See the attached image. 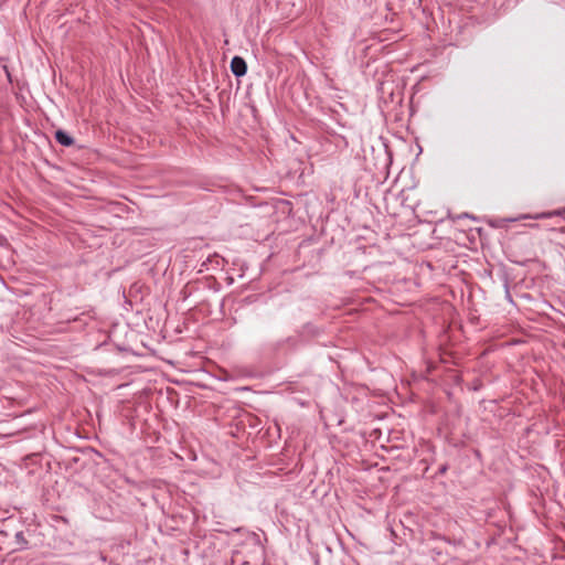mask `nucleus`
Segmentation results:
<instances>
[{
  "mask_svg": "<svg viewBox=\"0 0 565 565\" xmlns=\"http://www.w3.org/2000/svg\"><path fill=\"white\" fill-rule=\"evenodd\" d=\"M404 170L391 183V230L394 234L391 235V244L396 254L402 258L396 262H391V274H394L393 285L396 290L403 285L405 289H409L414 285L415 268L408 256L413 249L420 247L416 241L418 231L415 230L419 223L415 213V207L418 204V198L414 185L403 184L402 174Z\"/></svg>",
  "mask_w": 565,
  "mask_h": 565,
  "instance_id": "nucleus-1",
  "label": "nucleus"
},
{
  "mask_svg": "<svg viewBox=\"0 0 565 565\" xmlns=\"http://www.w3.org/2000/svg\"><path fill=\"white\" fill-rule=\"evenodd\" d=\"M414 457V449L391 444V470H403Z\"/></svg>",
  "mask_w": 565,
  "mask_h": 565,
  "instance_id": "nucleus-2",
  "label": "nucleus"
},
{
  "mask_svg": "<svg viewBox=\"0 0 565 565\" xmlns=\"http://www.w3.org/2000/svg\"><path fill=\"white\" fill-rule=\"evenodd\" d=\"M232 73L238 78L244 76L247 73V63L246 61L238 55H235L230 64Z\"/></svg>",
  "mask_w": 565,
  "mask_h": 565,
  "instance_id": "nucleus-3",
  "label": "nucleus"
},
{
  "mask_svg": "<svg viewBox=\"0 0 565 565\" xmlns=\"http://www.w3.org/2000/svg\"><path fill=\"white\" fill-rule=\"evenodd\" d=\"M55 140L64 147H71L75 143V139L65 130L57 129L54 134Z\"/></svg>",
  "mask_w": 565,
  "mask_h": 565,
  "instance_id": "nucleus-4",
  "label": "nucleus"
},
{
  "mask_svg": "<svg viewBox=\"0 0 565 565\" xmlns=\"http://www.w3.org/2000/svg\"><path fill=\"white\" fill-rule=\"evenodd\" d=\"M322 332H323V330L321 328L315 326L313 323L308 322V323L303 324L302 330H301V335L308 337V338H316V337H319Z\"/></svg>",
  "mask_w": 565,
  "mask_h": 565,
  "instance_id": "nucleus-5",
  "label": "nucleus"
},
{
  "mask_svg": "<svg viewBox=\"0 0 565 565\" xmlns=\"http://www.w3.org/2000/svg\"><path fill=\"white\" fill-rule=\"evenodd\" d=\"M401 31L399 23L396 19L391 17V53L393 52V45L399 40L404 39V35L395 38L394 35Z\"/></svg>",
  "mask_w": 565,
  "mask_h": 565,
  "instance_id": "nucleus-6",
  "label": "nucleus"
},
{
  "mask_svg": "<svg viewBox=\"0 0 565 565\" xmlns=\"http://www.w3.org/2000/svg\"><path fill=\"white\" fill-rule=\"evenodd\" d=\"M17 547L14 551H22L28 548L29 542L24 536V533L22 531H19L14 535Z\"/></svg>",
  "mask_w": 565,
  "mask_h": 565,
  "instance_id": "nucleus-7",
  "label": "nucleus"
},
{
  "mask_svg": "<svg viewBox=\"0 0 565 565\" xmlns=\"http://www.w3.org/2000/svg\"><path fill=\"white\" fill-rule=\"evenodd\" d=\"M553 216L565 217V207L564 209L554 210V211H551V212H545V213L537 214V215L534 216V218H547V217H553Z\"/></svg>",
  "mask_w": 565,
  "mask_h": 565,
  "instance_id": "nucleus-8",
  "label": "nucleus"
},
{
  "mask_svg": "<svg viewBox=\"0 0 565 565\" xmlns=\"http://www.w3.org/2000/svg\"><path fill=\"white\" fill-rule=\"evenodd\" d=\"M515 221L514 218H490L488 224L493 228H503L508 222Z\"/></svg>",
  "mask_w": 565,
  "mask_h": 565,
  "instance_id": "nucleus-9",
  "label": "nucleus"
},
{
  "mask_svg": "<svg viewBox=\"0 0 565 565\" xmlns=\"http://www.w3.org/2000/svg\"><path fill=\"white\" fill-rule=\"evenodd\" d=\"M394 136L397 138V148L401 149V150H406L407 152H411L412 149H411V146L407 145L405 141H404V138L397 134H394Z\"/></svg>",
  "mask_w": 565,
  "mask_h": 565,
  "instance_id": "nucleus-10",
  "label": "nucleus"
},
{
  "mask_svg": "<svg viewBox=\"0 0 565 565\" xmlns=\"http://www.w3.org/2000/svg\"><path fill=\"white\" fill-rule=\"evenodd\" d=\"M481 386H482V383L479 380H477L476 383H473V387L472 388L475 391H478Z\"/></svg>",
  "mask_w": 565,
  "mask_h": 565,
  "instance_id": "nucleus-11",
  "label": "nucleus"
},
{
  "mask_svg": "<svg viewBox=\"0 0 565 565\" xmlns=\"http://www.w3.org/2000/svg\"><path fill=\"white\" fill-rule=\"evenodd\" d=\"M447 469H448V467L446 465H443V466L439 467L438 473L443 475V473H445L447 471Z\"/></svg>",
  "mask_w": 565,
  "mask_h": 565,
  "instance_id": "nucleus-12",
  "label": "nucleus"
},
{
  "mask_svg": "<svg viewBox=\"0 0 565 565\" xmlns=\"http://www.w3.org/2000/svg\"><path fill=\"white\" fill-rule=\"evenodd\" d=\"M384 172H385V180H386L388 178V163L385 164Z\"/></svg>",
  "mask_w": 565,
  "mask_h": 565,
  "instance_id": "nucleus-13",
  "label": "nucleus"
},
{
  "mask_svg": "<svg viewBox=\"0 0 565 565\" xmlns=\"http://www.w3.org/2000/svg\"><path fill=\"white\" fill-rule=\"evenodd\" d=\"M390 162H391V167L394 166V152L393 150L391 149V159H390Z\"/></svg>",
  "mask_w": 565,
  "mask_h": 565,
  "instance_id": "nucleus-14",
  "label": "nucleus"
},
{
  "mask_svg": "<svg viewBox=\"0 0 565 565\" xmlns=\"http://www.w3.org/2000/svg\"><path fill=\"white\" fill-rule=\"evenodd\" d=\"M397 168L399 169V171L403 169L404 170V173L402 174V178L404 177L405 174V168L402 167L401 164H397ZM406 175H409V172H406Z\"/></svg>",
  "mask_w": 565,
  "mask_h": 565,
  "instance_id": "nucleus-15",
  "label": "nucleus"
},
{
  "mask_svg": "<svg viewBox=\"0 0 565 565\" xmlns=\"http://www.w3.org/2000/svg\"><path fill=\"white\" fill-rule=\"evenodd\" d=\"M383 146L385 148V152L388 153V143L386 141H383Z\"/></svg>",
  "mask_w": 565,
  "mask_h": 565,
  "instance_id": "nucleus-16",
  "label": "nucleus"
},
{
  "mask_svg": "<svg viewBox=\"0 0 565 565\" xmlns=\"http://www.w3.org/2000/svg\"><path fill=\"white\" fill-rule=\"evenodd\" d=\"M71 461H72L73 463H77V462L79 461V458H78V457H74V458H72V460H71Z\"/></svg>",
  "mask_w": 565,
  "mask_h": 565,
  "instance_id": "nucleus-17",
  "label": "nucleus"
},
{
  "mask_svg": "<svg viewBox=\"0 0 565 565\" xmlns=\"http://www.w3.org/2000/svg\"><path fill=\"white\" fill-rule=\"evenodd\" d=\"M234 561L231 558L230 561H225V565H233Z\"/></svg>",
  "mask_w": 565,
  "mask_h": 565,
  "instance_id": "nucleus-18",
  "label": "nucleus"
},
{
  "mask_svg": "<svg viewBox=\"0 0 565 565\" xmlns=\"http://www.w3.org/2000/svg\"><path fill=\"white\" fill-rule=\"evenodd\" d=\"M85 451L95 452V450H94V449H89V448H87ZM96 454H97L98 456H100V454H99V452H97V451H96Z\"/></svg>",
  "mask_w": 565,
  "mask_h": 565,
  "instance_id": "nucleus-19",
  "label": "nucleus"
},
{
  "mask_svg": "<svg viewBox=\"0 0 565 565\" xmlns=\"http://www.w3.org/2000/svg\"><path fill=\"white\" fill-rule=\"evenodd\" d=\"M390 534H391V537H392V536H396V534H395V532H394V530H393V529H391Z\"/></svg>",
  "mask_w": 565,
  "mask_h": 565,
  "instance_id": "nucleus-20",
  "label": "nucleus"
},
{
  "mask_svg": "<svg viewBox=\"0 0 565 565\" xmlns=\"http://www.w3.org/2000/svg\"><path fill=\"white\" fill-rule=\"evenodd\" d=\"M0 535H8V533L6 531H0Z\"/></svg>",
  "mask_w": 565,
  "mask_h": 565,
  "instance_id": "nucleus-21",
  "label": "nucleus"
},
{
  "mask_svg": "<svg viewBox=\"0 0 565 565\" xmlns=\"http://www.w3.org/2000/svg\"><path fill=\"white\" fill-rule=\"evenodd\" d=\"M383 85H384V83H383V82H380V89H381V90L383 89Z\"/></svg>",
  "mask_w": 565,
  "mask_h": 565,
  "instance_id": "nucleus-22",
  "label": "nucleus"
},
{
  "mask_svg": "<svg viewBox=\"0 0 565 565\" xmlns=\"http://www.w3.org/2000/svg\"><path fill=\"white\" fill-rule=\"evenodd\" d=\"M392 434H393V430H391V435H392ZM390 440H391V441L393 440V437H392V436L390 437Z\"/></svg>",
  "mask_w": 565,
  "mask_h": 565,
  "instance_id": "nucleus-23",
  "label": "nucleus"
},
{
  "mask_svg": "<svg viewBox=\"0 0 565 565\" xmlns=\"http://www.w3.org/2000/svg\"><path fill=\"white\" fill-rule=\"evenodd\" d=\"M0 333L2 334L3 333V329L0 327Z\"/></svg>",
  "mask_w": 565,
  "mask_h": 565,
  "instance_id": "nucleus-24",
  "label": "nucleus"
}]
</instances>
